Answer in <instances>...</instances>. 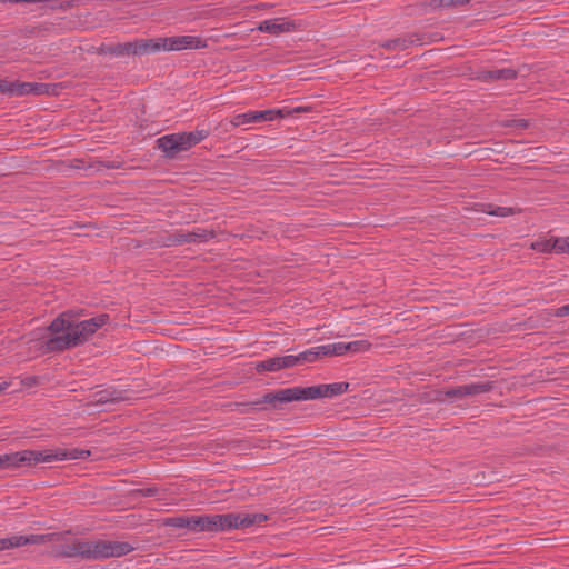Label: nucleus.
I'll return each mask as SVG.
<instances>
[{
	"instance_id": "5701e85b",
	"label": "nucleus",
	"mask_w": 569,
	"mask_h": 569,
	"mask_svg": "<svg viewBox=\"0 0 569 569\" xmlns=\"http://www.w3.org/2000/svg\"><path fill=\"white\" fill-rule=\"evenodd\" d=\"M481 211L490 216L507 217L512 213V209L507 207H499L493 204H481Z\"/></svg>"
},
{
	"instance_id": "f8f14e48",
	"label": "nucleus",
	"mask_w": 569,
	"mask_h": 569,
	"mask_svg": "<svg viewBox=\"0 0 569 569\" xmlns=\"http://www.w3.org/2000/svg\"><path fill=\"white\" fill-rule=\"evenodd\" d=\"M54 533H42V535H13L6 538H0V551L19 548L27 545H43L54 539Z\"/></svg>"
},
{
	"instance_id": "39448f33",
	"label": "nucleus",
	"mask_w": 569,
	"mask_h": 569,
	"mask_svg": "<svg viewBox=\"0 0 569 569\" xmlns=\"http://www.w3.org/2000/svg\"><path fill=\"white\" fill-rule=\"evenodd\" d=\"M269 517L264 513L256 512H229L207 515V532H228L238 529H247L256 525L266 522Z\"/></svg>"
},
{
	"instance_id": "4468645a",
	"label": "nucleus",
	"mask_w": 569,
	"mask_h": 569,
	"mask_svg": "<svg viewBox=\"0 0 569 569\" xmlns=\"http://www.w3.org/2000/svg\"><path fill=\"white\" fill-rule=\"evenodd\" d=\"M566 237H551L549 239H538L530 244V248L541 253H567L565 246Z\"/></svg>"
},
{
	"instance_id": "bb28decb",
	"label": "nucleus",
	"mask_w": 569,
	"mask_h": 569,
	"mask_svg": "<svg viewBox=\"0 0 569 569\" xmlns=\"http://www.w3.org/2000/svg\"><path fill=\"white\" fill-rule=\"evenodd\" d=\"M13 81L0 80V92L12 96Z\"/></svg>"
},
{
	"instance_id": "2f4dec72",
	"label": "nucleus",
	"mask_w": 569,
	"mask_h": 569,
	"mask_svg": "<svg viewBox=\"0 0 569 569\" xmlns=\"http://www.w3.org/2000/svg\"><path fill=\"white\" fill-rule=\"evenodd\" d=\"M565 246L567 247V254H569V236L566 237Z\"/></svg>"
},
{
	"instance_id": "f257e3e1",
	"label": "nucleus",
	"mask_w": 569,
	"mask_h": 569,
	"mask_svg": "<svg viewBox=\"0 0 569 569\" xmlns=\"http://www.w3.org/2000/svg\"><path fill=\"white\" fill-rule=\"evenodd\" d=\"M109 320L108 313H100L93 318L74 322L69 319L67 313H62L50 323L48 329L52 337L44 342V348L48 352H61L83 345Z\"/></svg>"
},
{
	"instance_id": "423d86ee",
	"label": "nucleus",
	"mask_w": 569,
	"mask_h": 569,
	"mask_svg": "<svg viewBox=\"0 0 569 569\" xmlns=\"http://www.w3.org/2000/svg\"><path fill=\"white\" fill-rule=\"evenodd\" d=\"M210 134L207 129H198L191 132H178L166 134L157 140L159 149L167 156L174 157L181 151H187L197 146Z\"/></svg>"
},
{
	"instance_id": "393cba45",
	"label": "nucleus",
	"mask_w": 569,
	"mask_h": 569,
	"mask_svg": "<svg viewBox=\"0 0 569 569\" xmlns=\"http://www.w3.org/2000/svg\"><path fill=\"white\" fill-rule=\"evenodd\" d=\"M468 3H469V0H431L430 1V6L433 9L460 7V6H467Z\"/></svg>"
},
{
	"instance_id": "0eeeda50",
	"label": "nucleus",
	"mask_w": 569,
	"mask_h": 569,
	"mask_svg": "<svg viewBox=\"0 0 569 569\" xmlns=\"http://www.w3.org/2000/svg\"><path fill=\"white\" fill-rule=\"evenodd\" d=\"M150 54L160 51H181L186 49H202L207 41L196 36H173L167 38L149 39Z\"/></svg>"
},
{
	"instance_id": "20e7f679",
	"label": "nucleus",
	"mask_w": 569,
	"mask_h": 569,
	"mask_svg": "<svg viewBox=\"0 0 569 569\" xmlns=\"http://www.w3.org/2000/svg\"><path fill=\"white\" fill-rule=\"evenodd\" d=\"M91 452L86 449H46V450H22L13 453H6V468H17L20 466H32L42 462H53L63 460L87 459Z\"/></svg>"
},
{
	"instance_id": "6ab92c4d",
	"label": "nucleus",
	"mask_w": 569,
	"mask_h": 569,
	"mask_svg": "<svg viewBox=\"0 0 569 569\" xmlns=\"http://www.w3.org/2000/svg\"><path fill=\"white\" fill-rule=\"evenodd\" d=\"M256 369H257L258 372L278 371L280 369H283L280 356L279 357L269 358V359H266L263 361L257 362Z\"/></svg>"
},
{
	"instance_id": "c756f323",
	"label": "nucleus",
	"mask_w": 569,
	"mask_h": 569,
	"mask_svg": "<svg viewBox=\"0 0 569 569\" xmlns=\"http://www.w3.org/2000/svg\"><path fill=\"white\" fill-rule=\"evenodd\" d=\"M6 468L4 455H0V469Z\"/></svg>"
},
{
	"instance_id": "7ed1b4c3",
	"label": "nucleus",
	"mask_w": 569,
	"mask_h": 569,
	"mask_svg": "<svg viewBox=\"0 0 569 569\" xmlns=\"http://www.w3.org/2000/svg\"><path fill=\"white\" fill-rule=\"evenodd\" d=\"M349 388L348 382H333L311 387L284 388L263 396L264 403L292 402L301 400H313L319 398H332L345 393Z\"/></svg>"
},
{
	"instance_id": "b1692460",
	"label": "nucleus",
	"mask_w": 569,
	"mask_h": 569,
	"mask_svg": "<svg viewBox=\"0 0 569 569\" xmlns=\"http://www.w3.org/2000/svg\"><path fill=\"white\" fill-rule=\"evenodd\" d=\"M162 523L167 527L188 530L189 516L169 517V518L163 519Z\"/></svg>"
},
{
	"instance_id": "412c9836",
	"label": "nucleus",
	"mask_w": 569,
	"mask_h": 569,
	"mask_svg": "<svg viewBox=\"0 0 569 569\" xmlns=\"http://www.w3.org/2000/svg\"><path fill=\"white\" fill-rule=\"evenodd\" d=\"M322 349H320V352L327 357V356H342L347 353V347L346 342H335V343H328V345H321Z\"/></svg>"
},
{
	"instance_id": "9d476101",
	"label": "nucleus",
	"mask_w": 569,
	"mask_h": 569,
	"mask_svg": "<svg viewBox=\"0 0 569 569\" xmlns=\"http://www.w3.org/2000/svg\"><path fill=\"white\" fill-rule=\"evenodd\" d=\"M282 117L283 111L281 109L250 110L244 113L234 114L230 123L233 127H241L249 123L273 121Z\"/></svg>"
},
{
	"instance_id": "aec40b11",
	"label": "nucleus",
	"mask_w": 569,
	"mask_h": 569,
	"mask_svg": "<svg viewBox=\"0 0 569 569\" xmlns=\"http://www.w3.org/2000/svg\"><path fill=\"white\" fill-rule=\"evenodd\" d=\"M320 349H322V346L312 347L310 349H307L300 353L297 355V359L299 360V365L306 363V362H313L318 360L321 357H325Z\"/></svg>"
},
{
	"instance_id": "2eb2a0df",
	"label": "nucleus",
	"mask_w": 569,
	"mask_h": 569,
	"mask_svg": "<svg viewBox=\"0 0 569 569\" xmlns=\"http://www.w3.org/2000/svg\"><path fill=\"white\" fill-rule=\"evenodd\" d=\"M46 86L37 82H20L13 81L12 97H22L28 94L40 96L44 93Z\"/></svg>"
},
{
	"instance_id": "f3484780",
	"label": "nucleus",
	"mask_w": 569,
	"mask_h": 569,
	"mask_svg": "<svg viewBox=\"0 0 569 569\" xmlns=\"http://www.w3.org/2000/svg\"><path fill=\"white\" fill-rule=\"evenodd\" d=\"M421 44V39L417 34H410L386 41L382 47L392 50H405L412 44Z\"/></svg>"
},
{
	"instance_id": "cd10ccee",
	"label": "nucleus",
	"mask_w": 569,
	"mask_h": 569,
	"mask_svg": "<svg viewBox=\"0 0 569 569\" xmlns=\"http://www.w3.org/2000/svg\"><path fill=\"white\" fill-rule=\"evenodd\" d=\"M552 315L556 316V317L568 316L569 315V303L555 309Z\"/></svg>"
},
{
	"instance_id": "1a4fd4ad",
	"label": "nucleus",
	"mask_w": 569,
	"mask_h": 569,
	"mask_svg": "<svg viewBox=\"0 0 569 569\" xmlns=\"http://www.w3.org/2000/svg\"><path fill=\"white\" fill-rule=\"evenodd\" d=\"M149 39H137L134 41L102 46L100 51L111 57H129L150 54Z\"/></svg>"
},
{
	"instance_id": "c85d7f7f",
	"label": "nucleus",
	"mask_w": 569,
	"mask_h": 569,
	"mask_svg": "<svg viewBox=\"0 0 569 569\" xmlns=\"http://www.w3.org/2000/svg\"><path fill=\"white\" fill-rule=\"evenodd\" d=\"M139 492L143 497H152V496H154L158 492V489L154 488V487H152V488H144V489H140Z\"/></svg>"
},
{
	"instance_id": "4be33fe9",
	"label": "nucleus",
	"mask_w": 569,
	"mask_h": 569,
	"mask_svg": "<svg viewBox=\"0 0 569 569\" xmlns=\"http://www.w3.org/2000/svg\"><path fill=\"white\" fill-rule=\"evenodd\" d=\"M347 353H361L370 350L371 343L368 340H355L346 342Z\"/></svg>"
},
{
	"instance_id": "6e6552de",
	"label": "nucleus",
	"mask_w": 569,
	"mask_h": 569,
	"mask_svg": "<svg viewBox=\"0 0 569 569\" xmlns=\"http://www.w3.org/2000/svg\"><path fill=\"white\" fill-rule=\"evenodd\" d=\"M212 238H214V232L212 230L197 227L190 231L176 230L166 238L163 244L170 247L184 243H203Z\"/></svg>"
},
{
	"instance_id": "7c9ffc66",
	"label": "nucleus",
	"mask_w": 569,
	"mask_h": 569,
	"mask_svg": "<svg viewBox=\"0 0 569 569\" xmlns=\"http://www.w3.org/2000/svg\"><path fill=\"white\" fill-rule=\"evenodd\" d=\"M8 387H9V383H8V382H2V383H0V393H1L2 391H4Z\"/></svg>"
},
{
	"instance_id": "9b49d317",
	"label": "nucleus",
	"mask_w": 569,
	"mask_h": 569,
	"mask_svg": "<svg viewBox=\"0 0 569 569\" xmlns=\"http://www.w3.org/2000/svg\"><path fill=\"white\" fill-rule=\"evenodd\" d=\"M303 26L301 20H293L288 17L267 19L261 21L257 30L260 32L270 33L272 36H280L282 33H290L300 30Z\"/></svg>"
},
{
	"instance_id": "dca6fc26",
	"label": "nucleus",
	"mask_w": 569,
	"mask_h": 569,
	"mask_svg": "<svg viewBox=\"0 0 569 569\" xmlns=\"http://www.w3.org/2000/svg\"><path fill=\"white\" fill-rule=\"evenodd\" d=\"M517 72L511 68H499L492 70L481 71L479 73V79L482 81H498V80H511L515 79Z\"/></svg>"
},
{
	"instance_id": "ddd939ff",
	"label": "nucleus",
	"mask_w": 569,
	"mask_h": 569,
	"mask_svg": "<svg viewBox=\"0 0 569 569\" xmlns=\"http://www.w3.org/2000/svg\"><path fill=\"white\" fill-rule=\"evenodd\" d=\"M492 388L493 383L491 381L473 382L469 385L457 386L453 388L439 391V399H442V397L455 399L471 397L489 392L492 390Z\"/></svg>"
},
{
	"instance_id": "a211bd4d",
	"label": "nucleus",
	"mask_w": 569,
	"mask_h": 569,
	"mask_svg": "<svg viewBox=\"0 0 569 569\" xmlns=\"http://www.w3.org/2000/svg\"><path fill=\"white\" fill-rule=\"evenodd\" d=\"M188 531L192 533L207 532V515L189 516Z\"/></svg>"
},
{
	"instance_id": "a878e982",
	"label": "nucleus",
	"mask_w": 569,
	"mask_h": 569,
	"mask_svg": "<svg viewBox=\"0 0 569 569\" xmlns=\"http://www.w3.org/2000/svg\"><path fill=\"white\" fill-rule=\"evenodd\" d=\"M282 368H292L295 366L299 365V360L297 359V355H288V356H280Z\"/></svg>"
},
{
	"instance_id": "f03ea898",
	"label": "nucleus",
	"mask_w": 569,
	"mask_h": 569,
	"mask_svg": "<svg viewBox=\"0 0 569 569\" xmlns=\"http://www.w3.org/2000/svg\"><path fill=\"white\" fill-rule=\"evenodd\" d=\"M133 550L134 547L126 541L73 539L61 545L57 555L66 558L80 557L86 560H99L122 557Z\"/></svg>"
}]
</instances>
